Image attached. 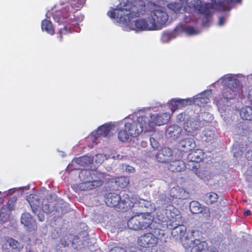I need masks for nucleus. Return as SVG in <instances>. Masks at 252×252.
I'll return each mask as SVG.
<instances>
[{"mask_svg": "<svg viewBox=\"0 0 252 252\" xmlns=\"http://www.w3.org/2000/svg\"><path fill=\"white\" fill-rule=\"evenodd\" d=\"M167 10V8L165 7L154 5L151 12L152 19L150 20L151 23L155 25V30H161L167 25L169 16Z\"/></svg>", "mask_w": 252, "mask_h": 252, "instance_id": "423d86ee", "label": "nucleus"}, {"mask_svg": "<svg viewBox=\"0 0 252 252\" xmlns=\"http://www.w3.org/2000/svg\"><path fill=\"white\" fill-rule=\"evenodd\" d=\"M186 17H187V18L185 19V22L187 23L188 22H190V18H187V15H185Z\"/></svg>", "mask_w": 252, "mask_h": 252, "instance_id": "338daca9", "label": "nucleus"}, {"mask_svg": "<svg viewBox=\"0 0 252 252\" xmlns=\"http://www.w3.org/2000/svg\"><path fill=\"white\" fill-rule=\"evenodd\" d=\"M0 245L2 252H21L24 248L23 244L10 237L0 238Z\"/></svg>", "mask_w": 252, "mask_h": 252, "instance_id": "f8f14e48", "label": "nucleus"}, {"mask_svg": "<svg viewBox=\"0 0 252 252\" xmlns=\"http://www.w3.org/2000/svg\"><path fill=\"white\" fill-rule=\"evenodd\" d=\"M69 8H64L61 11L57 12L53 15V18L55 21L58 23L59 25L63 22V20L69 16Z\"/></svg>", "mask_w": 252, "mask_h": 252, "instance_id": "473e14b6", "label": "nucleus"}, {"mask_svg": "<svg viewBox=\"0 0 252 252\" xmlns=\"http://www.w3.org/2000/svg\"><path fill=\"white\" fill-rule=\"evenodd\" d=\"M21 221L29 230H34L36 226L34 220L28 213H25L22 215Z\"/></svg>", "mask_w": 252, "mask_h": 252, "instance_id": "bb28decb", "label": "nucleus"}, {"mask_svg": "<svg viewBox=\"0 0 252 252\" xmlns=\"http://www.w3.org/2000/svg\"><path fill=\"white\" fill-rule=\"evenodd\" d=\"M85 0H72L71 2V6L76 10L81 8L84 5Z\"/></svg>", "mask_w": 252, "mask_h": 252, "instance_id": "a19ab883", "label": "nucleus"}, {"mask_svg": "<svg viewBox=\"0 0 252 252\" xmlns=\"http://www.w3.org/2000/svg\"><path fill=\"white\" fill-rule=\"evenodd\" d=\"M189 157L191 158V161L189 163V167L192 166V170L195 169L194 173L199 178L202 179L204 175L198 170L199 165L198 161L201 159V158L198 155L197 152H193L191 153Z\"/></svg>", "mask_w": 252, "mask_h": 252, "instance_id": "b1692460", "label": "nucleus"}, {"mask_svg": "<svg viewBox=\"0 0 252 252\" xmlns=\"http://www.w3.org/2000/svg\"><path fill=\"white\" fill-rule=\"evenodd\" d=\"M182 129L177 125L169 126L167 130V135L172 140H176L181 134Z\"/></svg>", "mask_w": 252, "mask_h": 252, "instance_id": "c756f323", "label": "nucleus"}, {"mask_svg": "<svg viewBox=\"0 0 252 252\" xmlns=\"http://www.w3.org/2000/svg\"><path fill=\"white\" fill-rule=\"evenodd\" d=\"M226 21V18L224 17H220L218 21V25L219 26H222L224 25L225 22Z\"/></svg>", "mask_w": 252, "mask_h": 252, "instance_id": "5fc2aeb1", "label": "nucleus"}, {"mask_svg": "<svg viewBox=\"0 0 252 252\" xmlns=\"http://www.w3.org/2000/svg\"><path fill=\"white\" fill-rule=\"evenodd\" d=\"M138 244L143 247H153L157 245L158 239L153 233H147L139 237Z\"/></svg>", "mask_w": 252, "mask_h": 252, "instance_id": "6ab92c4d", "label": "nucleus"}, {"mask_svg": "<svg viewBox=\"0 0 252 252\" xmlns=\"http://www.w3.org/2000/svg\"><path fill=\"white\" fill-rule=\"evenodd\" d=\"M54 201H49L48 199H44L42 204V211L46 213H53V210H55V205L52 206V203Z\"/></svg>", "mask_w": 252, "mask_h": 252, "instance_id": "4c0bfd02", "label": "nucleus"}, {"mask_svg": "<svg viewBox=\"0 0 252 252\" xmlns=\"http://www.w3.org/2000/svg\"><path fill=\"white\" fill-rule=\"evenodd\" d=\"M104 177V174L98 171L83 170L79 174V178L83 182L74 184L72 188L75 192L93 189L102 185Z\"/></svg>", "mask_w": 252, "mask_h": 252, "instance_id": "7ed1b4c3", "label": "nucleus"}, {"mask_svg": "<svg viewBox=\"0 0 252 252\" xmlns=\"http://www.w3.org/2000/svg\"><path fill=\"white\" fill-rule=\"evenodd\" d=\"M210 20L209 18H207L206 20L203 22V26L204 27H207L208 23L210 22Z\"/></svg>", "mask_w": 252, "mask_h": 252, "instance_id": "680f3d73", "label": "nucleus"}, {"mask_svg": "<svg viewBox=\"0 0 252 252\" xmlns=\"http://www.w3.org/2000/svg\"><path fill=\"white\" fill-rule=\"evenodd\" d=\"M156 210V206L150 201L140 199L135 201L131 208V211L136 214H151Z\"/></svg>", "mask_w": 252, "mask_h": 252, "instance_id": "ddd939ff", "label": "nucleus"}, {"mask_svg": "<svg viewBox=\"0 0 252 252\" xmlns=\"http://www.w3.org/2000/svg\"><path fill=\"white\" fill-rule=\"evenodd\" d=\"M110 252H126V251L122 247H115L112 248Z\"/></svg>", "mask_w": 252, "mask_h": 252, "instance_id": "8fccbe9b", "label": "nucleus"}, {"mask_svg": "<svg viewBox=\"0 0 252 252\" xmlns=\"http://www.w3.org/2000/svg\"><path fill=\"white\" fill-rule=\"evenodd\" d=\"M167 8L175 13H182L187 11V8L181 2L170 3L167 5Z\"/></svg>", "mask_w": 252, "mask_h": 252, "instance_id": "7c9ffc66", "label": "nucleus"}, {"mask_svg": "<svg viewBox=\"0 0 252 252\" xmlns=\"http://www.w3.org/2000/svg\"><path fill=\"white\" fill-rule=\"evenodd\" d=\"M17 200V198L15 196H13L8 201L7 208L9 210H13L15 208V203Z\"/></svg>", "mask_w": 252, "mask_h": 252, "instance_id": "c03bdc74", "label": "nucleus"}, {"mask_svg": "<svg viewBox=\"0 0 252 252\" xmlns=\"http://www.w3.org/2000/svg\"><path fill=\"white\" fill-rule=\"evenodd\" d=\"M246 157L248 160H252V151H248L246 154Z\"/></svg>", "mask_w": 252, "mask_h": 252, "instance_id": "4d7b16f0", "label": "nucleus"}, {"mask_svg": "<svg viewBox=\"0 0 252 252\" xmlns=\"http://www.w3.org/2000/svg\"><path fill=\"white\" fill-rule=\"evenodd\" d=\"M111 156L114 159H121L123 157V156H121L120 154L116 153L114 151L112 152V153L111 154Z\"/></svg>", "mask_w": 252, "mask_h": 252, "instance_id": "603ef678", "label": "nucleus"}, {"mask_svg": "<svg viewBox=\"0 0 252 252\" xmlns=\"http://www.w3.org/2000/svg\"><path fill=\"white\" fill-rule=\"evenodd\" d=\"M204 135H205V136L206 137H207L208 136H209L210 138H209L208 141H211V138H212V137H213V136H212V135H213H213H214V134H213L212 133H209V134H208V132H206L204 134Z\"/></svg>", "mask_w": 252, "mask_h": 252, "instance_id": "e2e57ef3", "label": "nucleus"}, {"mask_svg": "<svg viewBox=\"0 0 252 252\" xmlns=\"http://www.w3.org/2000/svg\"><path fill=\"white\" fill-rule=\"evenodd\" d=\"M72 235H68L64 237L61 241V244L63 247H67L71 243V239L72 238Z\"/></svg>", "mask_w": 252, "mask_h": 252, "instance_id": "37998d69", "label": "nucleus"}, {"mask_svg": "<svg viewBox=\"0 0 252 252\" xmlns=\"http://www.w3.org/2000/svg\"><path fill=\"white\" fill-rule=\"evenodd\" d=\"M247 97L249 100L252 103V89L249 91Z\"/></svg>", "mask_w": 252, "mask_h": 252, "instance_id": "13d9d810", "label": "nucleus"}, {"mask_svg": "<svg viewBox=\"0 0 252 252\" xmlns=\"http://www.w3.org/2000/svg\"><path fill=\"white\" fill-rule=\"evenodd\" d=\"M189 209L193 214L201 213L206 219L210 217V211L206 207H201L200 204L196 201H192L190 203Z\"/></svg>", "mask_w": 252, "mask_h": 252, "instance_id": "412c9836", "label": "nucleus"}, {"mask_svg": "<svg viewBox=\"0 0 252 252\" xmlns=\"http://www.w3.org/2000/svg\"><path fill=\"white\" fill-rule=\"evenodd\" d=\"M67 32V27L66 26H63V29L61 28L59 30V34L60 36V40L61 41H62V35L63 34H66Z\"/></svg>", "mask_w": 252, "mask_h": 252, "instance_id": "09e8293b", "label": "nucleus"}, {"mask_svg": "<svg viewBox=\"0 0 252 252\" xmlns=\"http://www.w3.org/2000/svg\"><path fill=\"white\" fill-rule=\"evenodd\" d=\"M41 28L42 31H46L48 33L53 35L55 33L52 23L48 20H44L42 21Z\"/></svg>", "mask_w": 252, "mask_h": 252, "instance_id": "e433bc0d", "label": "nucleus"}, {"mask_svg": "<svg viewBox=\"0 0 252 252\" xmlns=\"http://www.w3.org/2000/svg\"><path fill=\"white\" fill-rule=\"evenodd\" d=\"M105 202L107 206L117 207L121 211H126L128 208L131 207V204L132 203L128 195L125 192H121L120 195L115 193H108Z\"/></svg>", "mask_w": 252, "mask_h": 252, "instance_id": "39448f33", "label": "nucleus"}, {"mask_svg": "<svg viewBox=\"0 0 252 252\" xmlns=\"http://www.w3.org/2000/svg\"><path fill=\"white\" fill-rule=\"evenodd\" d=\"M185 167L184 162L180 160H172L170 162L168 169L172 172H181Z\"/></svg>", "mask_w": 252, "mask_h": 252, "instance_id": "2f4dec72", "label": "nucleus"}, {"mask_svg": "<svg viewBox=\"0 0 252 252\" xmlns=\"http://www.w3.org/2000/svg\"><path fill=\"white\" fill-rule=\"evenodd\" d=\"M148 121V117L144 115L138 117L135 121L130 120L129 118H125L124 128L118 131L119 139L122 142H125L130 137H137L143 131L147 132L146 127Z\"/></svg>", "mask_w": 252, "mask_h": 252, "instance_id": "20e7f679", "label": "nucleus"}, {"mask_svg": "<svg viewBox=\"0 0 252 252\" xmlns=\"http://www.w3.org/2000/svg\"><path fill=\"white\" fill-rule=\"evenodd\" d=\"M27 200L30 204L33 213H37L38 212L40 204L38 195L37 194H30L27 197Z\"/></svg>", "mask_w": 252, "mask_h": 252, "instance_id": "c85d7f7f", "label": "nucleus"}, {"mask_svg": "<svg viewBox=\"0 0 252 252\" xmlns=\"http://www.w3.org/2000/svg\"><path fill=\"white\" fill-rule=\"evenodd\" d=\"M234 89H231V91H229L227 90V88H225L222 92V95L223 96V99H221L218 100V103L220 106L222 105L224 101H226L228 99H233L235 98L236 96H237V94L239 93V90H236V92L235 93V94L233 96L229 97L230 95H231L232 91H233Z\"/></svg>", "mask_w": 252, "mask_h": 252, "instance_id": "f704fd0d", "label": "nucleus"}, {"mask_svg": "<svg viewBox=\"0 0 252 252\" xmlns=\"http://www.w3.org/2000/svg\"><path fill=\"white\" fill-rule=\"evenodd\" d=\"M240 115L241 117L246 120H252V107L246 106L241 108Z\"/></svg>", "mask_w": 252, "mask_h": 252, "instance_id": "72a5a7b5", "label": "nucleus"}, {"mask_svg": "<svg viewBox=\"0 0 252 252\" xmlns=\"http://www.w3.org/2000/svg\"><path fill=\"white\" fill-rule=\"evenodd\" d=\"M170 118L169 113H164L160 114H154L148 117L147 123L146 130L147 131H153L155 126H161L167 123Z\"/></svg>", "mask_w": 252, "mask_h": 252, "instance_id": "4468645a", "label": "nucleus"}, {"mask_svg": "<svg viewBox=\"0 0 252 252\" xmlns=\"http://www.w3.org/2000/svg\"><path fill=\"white\" fill-rule=\"evenodd\" d=\"M218 199V195L214 192L207 193L204 196V200L208 204H212L216 202Z\"/></svg>", "mask_w": 252, "mask_h": 252, "instance_id": "58836bf2", "label": "nucleus"}, {"mask_svg": "<svg viewBox=\"0 0 252 252\" xmlns=\"http://www.w3.org/2000/svg\"><path fill=\"white\" fill-rule=\"evenodd\" d=\"M211 93L210 91H205L203 93L199 94L191 98V104H194L200 107L204 106L205 104L210 101V98Z\"/></svg>", "mask_w": 252, "mask_h": 252, "instance_id": "5701e85b", "label": "nucleus"}, {"mask_svg": "<svg viewBox=\"0 0 252 252\" xmlns=\"http://www.w3.org/2000/svg\"><path fill=\"white\" fill-rule=\"evenodd\" d=\"M213 119V115L208 112H204L201 114L200 119L203 122L204 126L211 122Z\"/></svg>", "mask_w": 252, "mask_h": 252, "instance_id": "ea45409f", "label": "nucleus"}, {"mask_svg": "<svg viewBox=\"0 0 252 252\" xmlns=\"http://www.w3.org/2000/svg\"><path fill=\"white\" fill-rule=\"evenodd\" d=\"M182 245L186 249L190 248L191 252H204L208 247L205 241H200L199 239L192 240L186 238L182 240Z\"/></svg>", "mask_w": 252, "mask_h": 252, "instance_id": "2eb2a0df", "label": "nucleus"}, {"mask_svg": "<svg viewBox=\"0 0 252 252\" xmlns=\"http://www.w3.org/2000/svg\"><path fill=\"white\" fill-rule=\"evenodd\" d=\"M222 83L225 86V88H227V90L231 91V89H234L232 91L231 95L229 96L231 97L233 96L235 93L236 92V90H239L240 89V82L236 77L231 74H227L224 75L221 78Z\"/></svg>", "mask_w": 252, "mask_h": 252, "instance_id": "a211bd4d", "label": "nucleus"}, {"mask_svg": "<svg viewBox=\"0 0 252 252\" xmlns=\"http://www.w3.org/2000/svg\"><path fill=\"white\" fill-rule=\"evenodd\" d=\"M154 235L157 238L158 241L164 235V232L163 230L159 228H155L154 231Z\"/></svg>", "mask_w": 252, "mask_h": 252, "instance_id": "a18cd8bd", "label": "nucleus"}, {"mask_svg": "<svg viewBox=\"0 0 252 252\" xmlns=\"http://www.w3.org/2000/svg\"><path fill=\"white\" fill-rule=\"evenodd\" d=\"M213 3H204L200 0H187L186 6V12L191 13L196 11L198 13L209 15L210 9L227 11L230 9V4L241 3V0H211Z\"/></svg>", "mask_w": 252, "mask_h": 252, "instance_id": "f03ea898", "label": "nucleus"}, {"mask_svg": "<svg viewBox=\"0 0 252 252\" xmlns=\"http://www.w3.org/2000/svg\"><path fill=\"white\" fill-rule=\"evenodd\" d=\"M203 126V122L200 119V115L197 114L187 118L184 124V130L188 132L198 130Z\"/></svg>", "mask_w": 252, "mask_h": 252, "instance_id": "f3484780", "label": "nucleus"}, {"mask_svg": "<svg viewBox=\"0 0 252 252\" xmlns=\"http://www.w3.org/2000/svg\"><path fill=\"white\" fill-rule=\"evenodd\" d=\"M150 141L152 147L156 148L158 147V142L154 138H151Z\"/></svg>", "mask_w": 252, "mask_h": 252, "instance_id": "864d4df0", "label": "nucleus"}, {"mask_svg": "<svg viewBox=\"0 0 252 252\" xmlns=\"http://www.w3.org/2000/svg\"><path fill=\"white\" fill-rule=\"evenodd\" d=\"M75 240H73V241H72V245L74 246V245H75Z\"/></svg>", "mask_w": 252, "mask_h": 252, "instance_id": "774afa93", "label": "nucleus"}, {"mask_svg": "<svg viewBox=\"0 0 252 252\" xmlns=\"http://www.w3.org/2000/svg\"><path fill=\"white\" fill-rule=\"evenodd\" d=\"M185 115H186L185 114H183V113H181V114H179L178 116V119L180 121H181L182 120H184V119L185 118Z\"/></svg>", "mask_w": 252, "mask_h": 252, "instance_id": "bf43d9fd", "label": "nucleus"}, {"mask_svg": "<svg viewBox=\"0 0 252 252\" xmlns=\"http://www.w3.org/2000/svg\"><path fill=\"white\" fill-rule=\"evenodd\" d=\"M123 168H125L126 171L127 173H134L135 171V168L128 165H125L123 166Z\"/></svg>", "mask_w": 252, "mask_h": 252, "instance_id": "de8ad7c7", "label": "nucleus"}, {"mask_svg": "<svg viewBox=\"0 0 252 252\" xmlns=\"http://www.w3.org/2000/svg\"><path fill=\"white\" fill-rule=\"evenodd\" d=\"M120 3L115 10L131 11V14L138 16L143 13L145 7V3L141 0H119Z\"/></svg>", "mask_w": 252, "mask_h": 252, "instance_id": "0eeeda50", "label": "nucleus"}, {"mask_svg": "<svg viewBox=\"0 0 252 252\" xmlns=\"http://www.w3.org/2000/svg\"><path fill=\"white\" fill-rule=\"evenodd\" d=\"M128 227L132 230H138L149 227L152 229L154 223L151 218L147 219L140 214H136L130 218L127 221Z\"/></svg>", "mask_w": 252, "mask_h": 252, "instance_id": "6e6552de", "label": "nucleus"}, {"mask_svg": "<svg viewBox=\"0 0 252 252\" xmlns=\"http://www.w3.org/2000/svg\"><path fill=\"white\" fill-rule=\"evenodd\" d=\"M14 192V189H10L8 191H4L3 192H2L0 191V195L4 194L5 196H7L8 195H11L13 194Z\"/></svg>", "mask_w": 252, "mask_h": 252, "instance_id": "6e6d98bb", "label": "nucleus"}, {"mask_svg": "<svg viewBox=\"0 0 252 252\" xmlns=\"http://www.w3.org/2000/svg\"><path fill=\"white\" fill-rule=\"evenodd\" d=\"M107 158L105 155L102 154H97L96 155L95 161L98 163H101Z\"/></svg>", "mask_w": 252, "mask_h": 252, "instance_id": "49530a36", "label": "nucleus"}, {"mask_svg": "<svg viewBox=\"0 0 252 252\" xmlns=\"http://www.w3.org/2000/svg\"><path fill=\"white\" fill-rule=\"evenodd\" d=\"M157 203L158 205L157 207L158 211L162 210L163 212L161 214L162 217L159 219H161L164 221L168 220L170 221L174 222L180 218L178 210L174 206L169 204H166V202L164 201L159 204L158 200Z\"/></svg>", "mask_w": 252, "mask_h": 252, "instance_id": "9d476101", "label": "nucleus"}, {"mask_svg": "<svg viewBox=\"0 0 252 252\" xmlns=\"http://www.w3.org/2000/svg\"><path fill=\"white\" fill-rule=\"evenodd\" d=\"M116 182L119 184L120 188H124L128 185L129 179L125 177H122L119 178Z\"/></svg>", "mask_w": 252, "mask_h": 252, "instance_id": "79ce46f5", "label": "nucleus"}, {"mask_svg": "<svg viewBox=\"0 0 252 252\" xmlns=\"http://www.w3.org/2000/svg\"><path fill=\"white\" fill-rule=\"evenodd\" d=\"M196 144L194 139L188 138L182 140L179 143V147L184 152H187L195 147Z\"/></svg>", "mask_w": 252, "mask_h": 252, "instance_id": "cd10ccee", "label": "nucleus"}, {"mask_svg": "<svg viewBox=\"0 0 252 252\" xmlns=\"http://www.w3.org/2000/svg\"><path fill=\"white\" fill-rule=\"evenodd\" d=\"M183 32H185L190 35H194L199 33L200 31L189 25L184 26L182 24H180L176 27L174 31L172 32L163 33L161 37V41L163 43L168 42L175 38L178 34Z\"/></svg>", "mask_w": 252, "mask_h": 252, "instance_id": "1a4fd4ad", "label": "nucleus"}, {"mask_svg": "<svg viewBox=\"0 0 252 252\" xmlns=\"http://www.w3.org/2000/svg\"><path fill=\"white\" fill-rule=\"evenodd\" d=\"M93 160V157L84 156L76 158L75 160L72 161V163L75 162L81 166H84L92 163Z\"/></svg>", "mask_w": 252, "mask_h": 252, "instance_id": "c9c22d12", "label": "nucleus"}, {"mask_svg": "<svg viewBox=\"0 0 252 252\" xmlns=\"http://www.w3.org/2000/svg\"><path fill=\"white\" fill-rule=\"evenodd\" d=\"M187 231V227L184 225H178L175 226L172 230L171 235L176 239H179L182 243V240L187 237H184Z\"/></svg>", "mask_w": 252, "mask_h": 252, "instance_id": "a878e982", "label": "nucleus"}, {"mask_svg": "<svg viewBox=\"0 0 252 252\" xmlns=\"http://www.w3.org/2000/svg\"><path fill=\"white\" fill-rule=\"evenodd\" d=\"M191 98L187 99L173 98L169 101V107L172 112L178 109L191 104Z\"/></svg>", "mask_w": 252, "mask_h": 252, "instance_id": "aec40b11", "label": "nucleus"}, {"mask_svg": "<svg viewBox=\"0 0 252 252\" xmlns=\"http://www.w3.org/2000/svg\"><path fill=\"white\" fill-rule=\"evenodd\" d=\"M172 155L171 150L167 147L162 148L156 155V158L157 160L161 162H166L171 160L170 158Z\"/></svg>", "mask_w": 252, "mask_h": 252, "instance_id": "393cba45", "label": "nucleus"}, {"mask_svg": "<svg viewBox=\"0 0 252 252\" xmlns=\"http://www.w3.org/2000/svg\"><path fill=\"white\" fill-rule=\"evenodd\" d=\"M38 217L39 218V220L40 221H43L44 220L45 218H44V216L43 214H41V215L38 214Z\"/></svg>", "mask_w": 252, "mask_h": 252, "instance_id": "0e129e2a", "label": "nucleus"}, {"mask_svg": "<svg viewBox=\"0 0 252 252\" xmlns=\"http://www.w3.org/2000/svg\"><path fill=\"white\" fill-rule=\"evenodd\" d=\"M145 8L143 13L135 16L131 14V11L124 10H114L108 11L107 15L111 18L116 19L118 22L123 24V30L125 31H134L136 32L145 31H154L155 25L152 24L150 20L148 21L145 19L140 18L133 20V18L140 17L145 14Z\"/></svg>", "mask_w": 252, "mask_h": 252, "instance_id": "f257e3e1", "label": "nucleus"}, {"mask_svg": "<svg viewBox=\"0 0 252 252\" xmlns=\"http://www.w3.org/2000/svg\"><path fill=\"white\" fill-rule=\"evenodd\" d=\"M169 195L170 197H167L165 195H162L158 200V203L160 204L164 201L166 204H169L174 198L186 199L188 197L189 194L183 188L177 186L170 189Z\"/></svg>", "mask_w": 252, "mask_h": 252, "instance_id": "dca6fc26", "label": "nucleus"}, {"mask_svg": "<svg viewBox=\"0 0 252 252\" xmlns=\"http://www.w3.org/2000/svg\"><path fill=\"white\" fill-rule=\"evenodd\" d=\"M2 217H3V214H2V213L0 214V222H5L8 219V216H7L5 218H4V219H3Z\"/></svg>", "mask_w": 252, "mask_h": 252, "instance_id": "052dcab7", "label": "nucleus"}, {"mask_svg": "<svg viewBox=\"0 0 252 252\" xmlns=\"http://www.w3.org/2000/svg\"><path fill=\"white\" fill-rule=\"evenodd\" d=\"M244 214L245 216L250 215L251 214L250 210H247V211H245Z\"/></svg>", "mask_w": 252, "mask_h": 252, "instance_id": "69168bd1", "label": "nucleus"}, {"mask_svg": "<svg viewBox=\"0 0 252 252\" xmlns=\"http://www.w3.org/2000/svg\"><path fill=\"white\" fill-rule=\"evenodd\" d=\"M233 155L235 157H238L240 155H241L243 153V151L241 150H238L236 148H234L233 149Z\"/></svg>", "mask_w": 252, "mask_h": 252, "instance_id": "3c124183", "label": "nucleus"}, {"mask_svg": "<svg viewBox=\"0 0 252 252\" xmlns=\"http://www.w3.org/2000/svg\"><path fill=\"white\" fill-rule=\"evenodd\" d=\"M52 205H55V210H53V215L58 217L65 213L68 210V204L61 199H58L52 203Z\"/></svg>", "mask_w": 252, "mask_h": 252, "instance_id": "4be33fe9", "label": "nucleus"}, {"mask_svg": "<svg viewBox=\"0 0 252 252\" xmlns=\"http://www.w3.org/2000/svg\"><path fill=\"white\" fill-rule=\"evenodd\" d=\"M114 124L108 123L100 126L97 130L93 132L88 138V140L97 144L99 142L101 137H109L115 131Z\"/></svg>", "mask_w": 252, "mask_h": 252, "instance_id": "9b49d317", "label": "nucleus"}]
</instances>
